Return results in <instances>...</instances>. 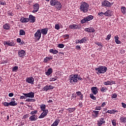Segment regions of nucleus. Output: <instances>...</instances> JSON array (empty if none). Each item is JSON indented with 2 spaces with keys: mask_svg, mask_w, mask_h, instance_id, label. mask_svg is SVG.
<instances>
[{
  "mask_svg": "<svg viewBox=\"0 0 126 126\" xmlns=\"http://www.w3.org/2000/svg\"><path fill=\"white\" fill-rule=\"evenodd\" d=\"M58 47V48H60V49H63V48H64V44H59Z\"/></svg>",
  "mask_w": 126,
  "mask_h": 126,
  "instance_id": "obj_45",
  "label": "nucleus"
},
{
  "mask_svg": "<svg viewBox=\"0 0 126 126\" xmlns=\"http://www.w3.org/2000/svg\"><path fill=\"white\" fill-rule=\"evenodd\" d=\"M90 97L93 100H96V97L95 96H94V94H90Z\"/></svg>",
  "mask_w": 126,
  "mask_h": 126,
  "instance_id": "obj_42",
  "label": "nucleus"
},
{
  "mask_svg": "<svg viewBox=\"0 0 126 126\" xmlns=\"http://www.w3.org/2000/svg\"><path fill=\"white\" fill-rule=\"evenodd\" d=\"M49 53H51L53 55H57V54L59 53V51L56 49H51L49 50Z\"/></svg>",
  "mask_w": 126,
  "mask_h": 126,
  "instance_id": "obj_28",
  "label": "nucleus"
},
{
  "mask_svg": "<svg viewBox=\"0 0 126 126\" xmlns=\"http://www.w3.org/2000/svg\"><path fill=\"white\" fill-rule=\"evenodd\" d=\"M14 100H15L14 98H12L11 101L9 102L10 106H16V105H17V103H16V101H14Z\"/></svg>",
  "mask_w": 126,
  "mask_h": 126,
  "instance_id": "obj_29",
  "label": "nucleus"
},
{
  "mask_svg": "<svg viewBox=\"0 0 126 126\" xmlns=\"http://www.w3.org/2000/svg\"><path fill=\"white\" fill-rule=\"evenodd\" d=\"M40 108L41 109V111H48V110L45 109H46V104H42L40 105Z\"/></svg>",
  "mask_w": 126,
  "mask_h": 126,
  "instance_id": "obj_37",
  "label": "nucleus"
},
{
  "mask_svg": "<svg viewBox=\"0 0 126 126\" xmlns=\"http://www.w3.org/2000/svg\"><path fill=\"white\" fill-rule=\"evenodd\" d=\"M112 37V35L111 34H108L107 36V37L105 38V39L107 41H109V40H110V39H111V37Z\"/></svg>",
  "mask_w": 126,
  "mask_h": 126,
  "instance_id": "obj_49",
  "label": "nucleus"
},
{
  "mask_svg": "<svg viewBox=\"0 0 126 126\" xmlns=\"http://www.w3.org/2000/svg\"><path fill=\"white\" fill-rule=\"evenodd\" d=\"M15 41L13 40H9L3 42V44L4 46H9L10 47H15Z\"/></svg>",
  "mask_w": 126,
  "mask_h": 126,
  "instance_id": "obj_8",
  "label": "nucleus"
},
{
  "mask_svg": "<svg viewBox=\"0 0 126 126\" xmlns=\"http://www.w3.org/2000/svg\"><path fill=\"white\" fill-rule=\"evenodd\" d=\"M94 19V17L93 15H89L83 19L81 21V23H82V24H84V23H86L88 21H91V20H93Z\"/></svg>",
  "mask_w": 126,
  "mask_h": 126,
  "instance_id": "obj_5",
  "label": "nucleus"
},
{
  "mask_svg": "<svg viewBox=\"0 0 126 126\" xmlns=\"http://www.w3.org/2000/svg\"><path fill=\"white\" fill-rule=\"evenodd\" d=\"M77 96L80 97V100H83V94L80 91L76 92Z\"/></svg>",
  "mask_w": 126,
  "mask_h": 126,
  "instance_id": "obj_24",
  "label": "nucleus"
},
{
  "mask_svg": "<svg viewBox=\"0 0 126 126\" xmlns=\"http://www.w3.org/2000/svg\"><path fill=\"white\" fill-rule=\"evenodd\" d=\"M3 105L5 107H8V106H10V104H9V103L7 102H4Z\"/></svg>",
  "mask_w": 126,
  "mask_h": 126,
  "instance_id": "obj_48",
  "label": "nucleus"
},
{
  "mask_svg": "<svg viewBox=\"0 0 126 126\" xmlns=\"http://www.w3.org/2000/svg\"><path fill=\"white\" fill-rule=\"evenodd\" d=\"M63 37H64V38H66L67 39H68V38H69V35H68V34H64Z\"/></svg>",
  "mask_w": 126,
  "mask_h": 126,
  "instance_id": "obj_56",
  "label": "nucleus"
},
{
  "mask_svg": "<svg viewBox=\"0 0 126 126\" xmlns=\"http://www.w3.org/2000/svg\"><path fill=\"white\" fill-rule=\"evenodd\" d=\"M80 11L83 12V13L88 12L89 10V4L87 3L86 2L82 1L80 6Z\"/></svg>",
  "mask_w": 126,
  "mask_h": 126,
  "instance_id": "obj_1",
  "label": "nucleus"
},
{
  "mask_svg": "<svg viewBox=\"0 0 126 126\" xmlns=\"http://www.w3.org/2000/svg\"><path fill=\"white\" fill-rule=\"evenodd\" d=\"M91 90L94 95H97V94L99 91V89L96 87H93L91 88Z\"/></svg>",
  "mask_w": 126,
  "mask_h": 126,
  "instance_id": "obj_13",
  "label": "nucleus"
},
{
  "mask_svg": "<svg viewBox=\"0 0 126 126\" xmlns=\"http://www.w3.org/2000/svg\"><path fill=\"white\" fill-rule=\"evenodd\" d=\"M17 70H18V66H15L12 68V71L13 72H17Z\"/></svg>",
  "mask_w": 126,
  "mask_h": 126,
  "instance_id": "obj_38",
  "label": "nucleus"
},
{
  "mask_svg": "<svg viewBox=\"0 0 126 126\" xmlns=\"http://www.w3.org/2000/svg\"><path fill=\"white\" fill-rule=\"evenodd\" d=\"M76 44H82L81 42V40L78 39L76 41Z\"/></svg>",
  "mask_w": 126,
  "mask_h": 126,
  "instance_id": "obj_57",
  "label": "nucleus"
},
{
  "mask_svg": "<svg viewBox=\"0 0 126 126\" xmlns=\"http://www.w3.org/2000/svg\"><path fill=\"white\" fill-rule=\"evenodd\" d=\"M14 94L13 93H9L8 94L9 97H13Z\"/></svg>",
  "mask_w": 126,
  "mask_h": 126,
  "instance_id": "obj_64",
  "label": "nucleus"
},
{
  "mask_svg": "<svg viewBox=\"0 0 126 126\" xmlns=\"http://www.w3.org/2000/svg\"><path fill=\"white\" fill-rule=\"evenodd\" d=\"M119 121L122 124H126V117H121L120 118Z\"/></svg>",
  "mask_w": 126,
  "mask_h": 126,
  "instance_id": "obj_23",
  "label": "nucleus"
},
{
  "mask_svg": "<svg viewBox=\"0 0 126 126\" xmlns=\"http://www.w3.org/2000/svg\"><path fill=\"white\" fill-rule=\"evenodd\" d=\"M18 56L20 57V58H24V56L25 55H26V52L25 51L22 50H18Z\"/></svg>",
  "mask_w": 126,
  "mask_h": 126,
  "instance_id": "obj_15",
  "label": "nucleus"
},
{
  "mask_svg": "<svg viewBox=\"0 0 126 126\" xmlns=\"http://www.w3.org/2000/svg\"><path fill=\"white\" fill-rule=\"evenodd\" d=\"M33 10L32 11V13H35L39 11L40 8V5L38 3H36L32 5Z\"/></svg>",
  "mask_w": 126,
  "mask_h": 126,
  "instance_id": "obj_9",
  "label": "nucleus"
},
{
  "mask_svg": "<svg viewBox=\"0 0 126 126\" xmlns=\"http://www.w3.org/2000/svg\"><path fill=\"white\" fill-rule=\"evenodd\" d=\"M122 105L123 108H125V109H126V103L122 102Z\"/></svg>",
  "mask_w": 126,
  "mask_h": 126,
  "instance_id": "obj_61",
  "label": "nucleus"
},
{
  "mask_svg": "<svg viewBox=\"0 0 126 126\" xmlns=\"http://www.w3.org/2000/svg\"><path fill=\"white\" fill-rule=\"evenodd\" d=\"M103 84L104 85H111V81H104L103 82Z\"/></svg>",
  "mask_w": 126,
  "mask_h": 126,
  "instance_id": "obj_41",
  "label": "nucleus"
},
{
  "mask_svg": "<svg viewBox=\"0 0 126 126\" xmlns=\"http://www.w3.org/2000/svg\"><path fill=\"white\" fill-rule=\"evenodd\" d=\"M75 48L78 51L80 50V49H81V47H80V46H79V45H76Z\"/></svg>",
  "mask_w": 126,
  "mask_h": 126,
  "instance_id": "obj_52",
  "label": "nucleus"
},
{
  "mask_svg": "<svg viewBox=\"0 0 126 126\" xmlns=\"http://www.w3.org/2000/svg\"><path fill=\"white\" fill-rule=\"evenodd\" d=\"M23 95H24V96L26 98H34L35 93L34 92H30V93H28L27 94H25L23 93Z\"/></svg>",
  "mask_w": 126,
  "mask_h": 126,
  "instance_id": "obj_10",
  "label": "nucleus"
},
{
  "mask_svg": "<svg viewBox=\"0 0 126 126\" xmlns=\"http://www.w3.org/2000/svg\"><path fill=\"white\" fill-rule=\"evenodd\" d=\"M98 15L99 16H103V15H105V13H104L103 12H99L98 13Z\"/></svg>",
  "mask_w": 126,
  "mask_h": 126,
  "instance_id": "obj_50",
  "label": "nucleus"
},
{
  "mask_svg": "<svg viewBox=\"0 0 126 126\" xmlns=\"http://www.w3.org/2000/svg\"><path fill=\"white\" fill-rule=\"evenodd\" d=\"M97 122V126H101L102 125H103V124H105L106 121L105 120V118H102L99 119V121H98Z\"/></svg>",
  "mask_w": 126,
  "mask_h": 126,
  "instance_id": "obj_17",
  "label": "nucleus"
},
{
  "mask_svg": "<svg viewBox=\"0 0 126 126\" xmlns=\"http://www.w3.org/2000/svg\"><path fill=\"white\" fill-rule=\"evenodd\" d=\"M108 88L105 87H102L100 89V91L102 92V93H104V92H106Z\"/></svg>",
  "mask_w": 126,
  "mask_h": 126,
  "instance_id": "obj_33",
  "label": "nucleus"
},
{
  "mask_svg": "<svg viewBox=\"0 0 126 126\" xmlns=\"http://www.w3.org/2000/svg\"><path fill=\"white\" fill-rule=\"evenodd\" d=\"M53 68H49L48 69L47 71L45 72V74L47 76H50L52 73H53Z\"/></svg>",
  "mask_w": 126,
  "mask_h": 126,
  "instance_id": "obj_21",
  "label": "nucleus"
},
{
  "mask_svg": "<svg viewBox=\"0 0 126 126\" xmlns=\"http://www.w3.org/2000/svg\"><path fill=\"white\" fill-rule=\"evenodd\" d=\"M107 104V102H103L101 104V107H104Z\"/></svg>",
  "mask_w": 126,
  "mask_h": 126,
  "instance_id": "obj_62",
  "label": "nucleus"
},
{
  "mask_svg": "<svg viewBox=\"0 0 126 126\" xmlns=\"http://www.w3.org/2000/svg\"><path fill=\"white\" fill-rule=\"evenodd\" d=\"M36 99L35 98H27L25 101L26 102H35Z\"/></svg>",
  "mask_w": 126,
  "mask_h": 126,
  "instance_id": "obj_36",
  "label": "nucleus"
},
{
  "mask_svg": "<svg viewBox=\"0 0 126 126\" xmlns=\"http://www.w3.org/2000/svg\"><path fill=\"white\" fill-rule=\"evenodd\" d=\"M49 90V87H48V85H46V86L43 87V91H48Z\"/></svg>",
  "mask_w": 126,
  "mask_h": 126,
  "instance_id": "obj_44",
  "label": "nucleus"
},
{
  "mask_svg": "<svg viewBox=\"0 0 126 126\" xmlns=\"http://www.w3.org/2000/svg\"><path fill=\"white\" fill-rule=\"evenodd\" d=\"M29 21H30L31 23H34L36 21V18L35 16L32 15H30L29 17Z\"/></svg>",
  "mask_w": 126,
  "mask_h": 126,
  "instance_id": "obj_16",
  "label": "nucleus"
},
{
  "mask_svg": "<svg viewBox=\"0 0 126 126\" xmlns=\"http://www.w3.org/2000/svg\"><path fill=\"white\" fill-rule=\"evenodd\" d=\"M69 28L70 29H73V30L75 29H80L81 26H80V25L72 24L69 26Z\"/></svg>",
  "mask_w": 126,
  "mask_h": 126,
  "instance_id": "obj_12",
  "label": "nucleus"
},
{
  "mask_svg": "<svg viewBox=\"0 0 126 126\" xmlns=\"http://www.w3.org/2000/svg\"><path fill=\"white\" fill-rule=\"evenodd\" d=\"M121 11L123 14H126V7L123 6L121 7Z\"/></svg>",
  "mask_w": 126,
  "mask_h": 126,
  "instance_id": "obj_34",
  "label": "nucleus"
},
{
  "mask_svg": "<svg viewBox=\"0 0 126 126\" xmlns=\"http://www.w3.org/2000/svg\"><path fill=\"white\" fill-rule=\"evenodd\" d=\"M48 90H52L54 89V87H53L51 85L48 86Z\"/></svg>",
  "mask_w": 126,
  "mask_h": 126,
  "instance_id": "obj_51",
  "label": "nucleus"
},
{
  "mask_svg": "<svg viewBox=\"0 0 126 126\" xmlns=\"http://www.w3.org/2000/svg\"><path fill=\"white\" fill-rule=\"evenodd\" d=\"M7 14L8 15H9V16H13V15H14V14H13V12L11 11H8L7 12Z\"/></svg>",
  "mask_w": 126,
  "mask_h": 126,
  "instance_id": "obj_43",
  "label": "nucleus"
},
{
  "mask_svg": "<svg viewBox=\"0 0 126 126\" xmlns=\"http://www.w3.org/2000/svg\"><path fill=\"white\" fill-rule=\"evenodd\" d=\"M42 33L41 32V30H38L35 33L34 38L36 41H39L41 39Z\"/></svg>",
  "mask_w": 126,
  "mask_h": 126,
  "instance_id": "obj_6",
  "label": "nucleus"
},
{
  "mask_svg": "<svg viewBox=\"0 0 126 126\" xmlns=\"http://www.w3.org/2000/svg\"><path fill=\"white\" fill-rule=\"evenodd\" d=\"M34 78L32 77H27L26 79V82L29 83L30 84H34Z\"/></svg>",
  "mask_w": 126,
  "mask_h": 126,
  "instance_id": "obj_11",
  "label": "nucleus"
},
{
  "mask_svg": "<svg viewBox=\"0 0 126 126\" xmlns=\"http://www.w3.org/2000/svg\"><path fill=\"white\" fill-rule=\"evenodd\" d=\"M37 119L38 118H37V116H36V115H32L30 117V120L32 121H37Z\"/></svg>",
  "mask_w": 126,
  "mask_h": 126,
  "instance_id": "obj_32",
  "label": "nucleus"
},
{
  "mask_svg": "<svg viewBox=\"0 0 126 126\" xmlns=\"http://www.w3.org/2000/svg\"><path fill=\"white\" fill-rule=\"evenodd\" d=\"M3 28L4 30H9V29H10V24L9 23H5L3 25Z\"/></svg>",
  "mask_w": 126,
  "mask_h": 126,
  "instance_id": "obj_22",
  "label": "nucleus"
},
{
  "mask_svg": "<svg viewBox=\"0 0 126 126\" xmlns=\"http://www.w3.org/2000/svg\"><path fill=\"white\" fill-rule=\"evenodd\" d=\"M117 111H107L106 113L108 114H115Z\"/></svg>",
  "mask_w": 126,
  "mask_h": 126,
  "instance_id": "obj_47",
  "label": "nucleus"
},
{
  "mask_svg": "<svg viewBox=\"0 0 126 126\" xmlns=\"http://www.w3.org/2000/svg\"><path fill=\"white\" fill-rule=\"evenodd\" d=\"M113 3H111L107 0H104L101 2L102 6L103 7H111L113 5Z\"/></svg>",
  "mask_w": 126,
  "mask_h": 126,
  "instance_id": "obj_7",
  "label": "nucleus"
},
{
  "mask_svg": "<svg viewBox=\"0 0 126 126\" xmlns=\"http://www.w3.org/2000/svg\"><path fill=\"white\" fill-rule=\"evenodd\" d=\"M48 112L47 111H43V112L41 113V114L39 116V119H43V118H45L47 114H48Z\"/></svg>",
  "mask_w": 126,
  "mask_h": 126,
  "instance_id": "obj_25",
  "label": "nucleus"
},
{
  "mask_svg": "<svg viewBox=\"0 0 126 126\" xmlns=\"http://www.w3.org/2000/svg\"><path fill=\"white\" fill-rule=\"evenodd\" d=\"M88 41V37L87 36L84 37L83 38L81 39V42L82 44L83 43H86Z\"/></svg>",
  "mask_w": 126,
  "mask_h": 126,
  "instance_id": "obj_31",
  "label": "nucleus"
},
{
  "mask_svg": "<svg viewBox=\"0 0 126 126\" xmlns=\"http://www.w3.org/2000/svg\"><path fill=\"white\" fill-rule=\"evenodd\" d=\"M77 80L78 81V80H82V78H81V77H80V75H79L78 74V76H77Z\"/></svg>",
  "mask_w": 126,
  "mask_h": 126,
  "instance_id": "obj_55",
  "label": "nucleus"
},
{
  "mask_svg": "<svg viewBox=\"0 0 126 126\" xmlns=\"http://www.w3.org/2000/svg\"><path fill=\"white\" fill-rule=\"evenodd\" d=\"M17 42L18 43H21V39L20 38H17Z\"/></svg>",
  "mask_w": 126,
  "mask_h": 126,
  "instance_id": "obj_60",
  "label": "nucleus"
},
{
  "mask_svg": "<svg viewBox=\"0 0 126 126\" xmlns=\"http://www.w3.org/2000/svg\"><path fill=\"white\" fill-rule=\"evenodd\" d=\"M112 124L113 125V126H116L117 125V123H116V120H113L112 121Z\"/></svg>",
  "mask_w": 126,
  "mask_h": 126,
  "instance_id": "obj_54",
  "label": "nucleus"
},
{
  "mask_svg": "<svg viewBox=\"0 0 126 126\" xmlns=\"http://www.w3.org/2000/svg\"><path fill=\"white\" fill-rule=\"evenodd\" d=\"M101 109H102V108H101V106H96L95 108V110H97L98 111H100V110H101Z\"/></svg>",
  "mask_w": 126,
  "mask_h": 126,
  "instance_id": "obj_53",
  "label": "nucleus"
},
{
  "mask_svg": "<svg viewBox=\"0 0 126 126\" xmlns=\"http://www.w3.org/2000/svg\"><path fill=\"white\" fill-rule=\"evenodd\" d=\"M19 33V35H20V36H23L26 34V32H25V31L23 30H21Z\"/></svg>",
  "mask_w": 126,
  "mask_h": 126,
  "instance_id": "obj_35",
  "label": "nucleus"
},
{
  "mask_svg": "<svg viewBox=\"0 0 126 126\" xmlns=\"http://www.w3.org/2000/svg\"><path fill=\"white\" fill-rule=\"evenodd\" d=\"M92 117H94V118H97L99 116V111H93L92 113Z\"/></svg>",
  "mask_w": 126,
  "mask_h": 126,
  "instance_id": "obj_26",
  "label": "nucleus"
},
{
  "mask_svg": "<svg viewBox=\"0 0 126 126\" xmlns=\"http://www.w3.org/2000/svg\"><path fill=\"white\" fill-rule=\"evenodd\" d=\"M95 70L97 74H102L105 73L108 70V68L106 66L99 65L97 68H95Z\"/></svg>",
  "mask_w": 126,
  "mask_h": 126,
  "instance_id": "obj_3",
  "label": "nucleus"
},
{
  "mask_svg": "<svg viewBox=\"0 0 126 126\" xmlns=\"http://www.w3.org/2000/svg\"><path fill=\"white\" fill-rule=\"evenodd\" d=\"M117 97H118V94L116 93L112 94L111 95V99H114V100H115Z\"/></svg>",
  "mask_w": 126,
  "mask_h": 126,
  "instance_id": "obj_39",
  "label": "nucleus"
},
{
  "mask_svg": "<svg viewBox=\"0 0 126 126\" xmlns=\"http://www.w3.org/2000/svg\"><path fill=\"white\" fill-rule=\"evenodd\" d=\"M55 29H56V30H60V25L59 24H57L56 25H55Z\"/></svg>",
  "mask_w": 126,
  "mask_h": 126,
  "instance_id": "obj_46",
  "label": "nucleus"
},
{
  "mask_svg": "<svg viewBox=\"0 0 126 126\" xmlns=\"http://www.w3.org/2000/svg\"><path fill=\"white\" fill-rule=\"evenodd\" d=\"M115 43L116 44H122V41H121L119 39H120V37H119V36L116 35L114 37Z\"/></svg>",
  "mask_w": 126,
  "mask_h": 126,
  "instance_id": "obj_27",
  "label": "nucleus"
},
{
  "mask_svg": "<svg viewBox=\"0 0 126 126\" xmlns=\"http://www.w3.org/2000/svg\"><path fill=\"white\" fill-rule=\"evenodd\" d=\"M104 15L107 17L113 16V11L112 10H107L104 12Z\"/></svg>",
  "mask_w": 126,
  "mask_h": 126,
  "instance_id": "obj_14",
  "label": "nucleus"
},
{
  "mask_svg": "<svg viewBox=\"0 0 126 126\" xmlns=\"http://www.w3.org/2000/svg\"><path fill=\"white\" fill-rule=\"evenodd\" d=\"M58 79V78L57 77H55L54 78H51V81H55V80H57Z\"/></svg>",
  "mask_w": 126,
  "mask_h": 126,
  "instance_id": "obj_59",
  "label": "nucleus"
},
{
  "mask_svg": "<svg viewBox=\"0 0 126 126\" xmlns=\"http://www.w3.org/2000/svg\"><path fill=\"white\" fill-rule=\"evenodd\" d=\"M84 30L86 32H90V29H89V28H86V29H85Z\"/></svg>",
  "mask_w": 126,
  "mask_h": 126,
  "instance_id": "obj_58",
  "label": "nucleus"
},
{
  "mask_svg": "<svg viewBox=\"0 0 126 126\" xmlns=\"http://www.w3.org/2000/svg\"><path fill=\"white\" fill-rule=\"evenodd\" d=\"M26 96H21L20 97V99L21 100L22 99H26Z\"/></svg>",
  "mask_w": 126,
  "mask_h": 126,
  "instance_id": "obj_63",
  "label": "nucleus"
},
{
  "mask_svg": "<svg viewBox=\"0 0 126 126\" xmlns=\"http://www.w3.org/2000/svg\"><path fill=\"white\" fill-rule=\"evenodd\" d=\"M20 21H21L22 23H27V22H29V18L22 17L21 19H20Z\"/></svg>",
  "mask_w": 126,
  "mask_h": 126,
  "instance_id": "obj_19",
  "label": "nucleus"
},
{
  "mask_svg": "<svg viewBox=\"0 0 126 126\" xmlns=\"http://www.w3.org/2000/svg\"><path fill=\"white\" fill-rule=\"evenodd\" d=\"M48 31L49 29L48 28H46L40 30V32L42 35H47V34H48Z\"/></svg>",
  "mask_w": 126,
  "mask_h": 126,
  "instance_id": "obj_18",
  "label": "nucleus"
},
{
  "mask_svg": "<svg viewBox=\"0 0 126 126\" xmlns=\"http://www.w3.org/2000/svg\"><path fill=\"white\" fill-rule=\"evenodd\" d=\"M61 120L60 119H57L54 123L51 125V126H58V125L60 124Z\"/></svg>",
  "mask_w": 126,
  "mask_h": 126,
  "instance_id": "obj_30",
  "label": "nucleus"
},
{
  "mask_svg": "<svg viewBox=\"0 0 126 126\" xmlns=\"http://www.w3.org/2000/svg\"><path fill=\"white\" fill-rule=\"evenodd\" d=\"M50 5H52V6H56V7H57V9L59 10H61L63 7L62 3L57 0H51Z\"/></svg>",
  "mask_w": 126,
  "mask_h": 126,
  "instance_id": "obj_2",
  "label": "nucleus"
},
{
  "mask_svg": "<svg viewBox=\"0 0 126 126\" xmlns=\"http://www.w3.org/2000/svg\"><path fill=\"white\" fill-rule=\"evenodd\" d=\"M51 60H53V56H50V57H46L43 59V63H48Z\"/></svg>",
  "mask_w": 126,
  "mask_h": 126,
  "instance_id": "obj_20",
  "label": "nucleus"
},
{
  "mask_svg": "<svg viewBox=\"0 0 126 126\" xmlns=\"http://www.w3.org/2000/svg\"><path fill=\"white\" fill-rule=\"evenodd\" d=\"M77 76H78V74H72L70 75L69 80L71 84H74V83L77 82Z\"/></svg>",
  "mask_w": 126,
  "mask_h": 126,
  "instance_id": "obj_4",
  "label": "nucleus"
},
{
  "mask_svg": "<svg viewBox=\"0 0 126 126\" xmlns=\"http://www.w3.org/2000/svg\"><path fill=\"white\" fill-rule=\"evenodd\" d=\"M94 44L100 47H103V44L101 43V42H99L98 41H94Z\"/></svg>",
  "mask_w": 126,
  "mask_h": 126,
  "instance_id": "obj_40",
  "label": "nucleus"
}]
</instances>
